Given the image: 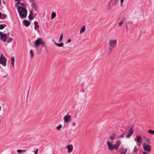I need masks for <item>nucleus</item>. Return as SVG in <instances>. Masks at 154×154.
I'll use <instances>...</instances> for the list:
<instances>
[{
    "label": "nucleus",
    "instance_id": "obj_31",
    "mask_svg": "<svg viewBox=\"0 0 154 154\" xmlns=\"http://www.w3.org/2000/svg\"><path fill=\"white\" fill-rule=\"evenodd\" d=\"M13 40V38H10L7 40V42L8 43H9L11 42Z\"/></svg>",
    "mask_w": 154,
    "mask_h": 154
},
{
    "label": "nucleus",
    "instance_id": "obj_23",
    "mask_svg": "<svg viewBox=\"0 0 154 154\" xmlns=\"http://www.w3.org/2000/svg\"><path fill=\"white\" fill-rule=\"evenodd\" d=\"M6 15L5 14H1V16H0V19H4L5 18H6Z\"/></svg>",
    "mask_w": 154,
    "mask_h": 154
},
{
    "label": "nucleus",
    "instance_id": "obj_10",
    "mask_svg": "<svg viewBox=\"0 0 154 154\" xmlns=\"http://www.w3.org/2000/svg\"><path fill=\"white\" fill-rule=\"evenodd\" d=\"M107 144L108 146V149L109 150H112L115 149V146L111 142L108 141L107 142Z\"/></svg>",
    "mask_w": 154,
    "mask_h": 154
},
{
    "label": "nucleus",
    "instance_id": "obj_16",
    "mask_svg": "<svg viewBox=\"0 0 154 154\" xmlns=\"http://www.w3.org/2000/svg\"><path fill=\"white\" fill-rule=\"evenodd\" d=\"M21 0H15V1L17 2L16 3L15 5V6H17L19 5H21V3H23V2H21L20 1H21Z\"/></svg>",
    "mask_w": 154,
    "mask_h": 154
},
{
    "label": "nucleus",
    "instance_id": "obj_27",
    "mask_svg": "<svg viewBox=\"0 0 154 154\" xmlns=\"http://www.w3.org/2000/svg\"><path fill=\"white\" fill-rule=\"evenodd\" d=\"M63 34H61L60 35V36L59 38V42H61L62 41V39H63Z\"/></svg>",
    "mask_w": 154,
    "mask_h": 154
},
{
    "label": "nucleus",
    "instance_id": "obj_43",
    "mask_svg": "<svg viewBox=\"0 0 154 154\" xmlns=\"http://www.w3.org/2000/svg\"><path fill=\"white\" fill-rule=\"evenodd\" d=\"M52 41L54 42H54H55V41H54L53 39H52Z\"/></svg>",
    "mask_w": 154,
    "mask_h": 154
},
{
    "label": "nucleus",
    "instance_id": "obj_36",
    "mask_svg": "<svg viewBox=\"0 0 154 154\" xmlns=\"http://www.w3.org/2000/svg\"><path fill=\"white\" fill-rule=\"evenodd\" d=\"M38 149H37L35 151H34V152L35 154H38Z\"/></svg>",
    "mask_w": 154,
    "mask_h": 154
},
{
    "label": "nucleus",
    "instance_id": "obj_4",
    "mask_svg": "<svg viewBox=\"0 0 154 154\" xmlns=\"http://www.w3.org/2000/svg\"><path fill=\"white\" fill-rule=\"evenodd\" d=\"M7 60L4 55L1 53L0 57V64L3 66H5L6 65Z\"/></svg>",
    "mask_w": 154,
    "mask_h": 154
},
{
    "label": "nucleus",
    "instance_id": "obj_9",
    "mask_svg": "<svg viewBox=\"0 0 154 154\" xmlns=\"http://www.w3.org/2000/svg\"><path fill=\"white\" fill-rule=\"evenodd\" d=\"M63 119L64 122H69L71 120V116L69 115H66L63 117Z\"/></svg>",
    "mask_w": 154,
    "mask_h": 154
},
{
    "label": "nucleus",
    "instance_id": "obj_1",
    "mask_svg": "<svg viewBox=\"0 0 154 154\" xmlns=\"http://www.w3.org/2000/svg\"><path fill=\"white\" fill-rule=\"evenodd\" d=\"M17 7V11L20 18L21 19L26 18L27 13V10L26 9V5L24 3H21Z\"/></svg>",
    "mask_w": 154,
    "mask_h": 154
},
{
    "label": "nucleus",
    "instance_id": "obj_33",
    "mask_svg": "<svg viewBox=\"0 0 154 154\" xmlns=\"http://www.w3.org/2000/svg\"><path fill=\"white\" fill-rule=\"evenodd\" d=\"M32 7L34 8H35V10H36V6L35 5V3H33L32 4Z\"/></svg>",
    "mask_w": 154,
    "mask_h": 154
},
{
    "label": "nucleus",
    "instance_id": "obj_38",
    "mask_svg": "<svg viewBox=\"0 0 154 154\" xmlns=\"http://www.w3.org/2000/svg\"><path fill=\"white\" fill-rule=\"evenodd\" d=\"M143 138L145 139L146 140V138H147V137H146V136L145 135H144L143 136Z\"/></svg>",
    "mask_w": 154,
    "mask_h": 154
},
{
    "label": "nucleus",
    "instance_id": "obj_25",
    "mask_svg": "<svg viewBox=\"0 0 154 154\" xmlns=\"http://www.w3.org/2000/svg\"><path fill=\"white\" fill-rule=\"evenodd\" d=\"M6 25L4 24H2L0 25V29H4L5 27L6 26Z\"/></svg>",
    "mask_w": 154,
    "mask_h": 154
},
{
    "label": "nucleus",
    "instance_id": "obj_3",
    "mask_svg": "<svg viewBox=\"0 0 154 154\" xmlns=\"http://www.w3.org/2000/svg\"><path fill=\"white\" fill-rule=\"evenodd\" d=\"M45 44V42L42 38H39L35 40L34 43V47L36 48H38V47L40 45H43Z\"/></svg>",
    "mask_w": 154,
    "mask_h": 154
},
{
    "label": "nucleus",
    "instance_id": "obj_8",
    "mask_svg": "<svg viewBox=\"0 0 154 154\" xmlns=\"http://www.w3.org/2000/svg\"><path fill=\"white\" fill-rule=\"evenodd\" d=\"M0 39L3 42H5L7 40L6 34H3L2 32H0Z\"/></svg>",
    "mask_w": 154,
    "mask_h": 154
},
{
    "label": "nucleus",
    "instance_id": "obj_11",
    "mask_svg": "<svg viewBox=\"0 0 154 154\" xmlns=\"http://www.w3.org/2000/svg\"><path fill=\"white\" fill-rule=\"evenodd\" d=\"M134 131L132 128H131L128 132L126 136L127 138H129L133 134Z\"/></svg>",
    "mask_w": 154,
    "mask_h": 154
},
{
    "label": "nucleus",
    "instance_id": "obj_21",
    "mask_svg": "<svg viewBox=\"0 0 154 154\" xmlns=\"http://www.w3.org/2000/svg\"><path fill=\"white\" fill-rule=\"evenodd\" d=\"M56 16V14L55 13L53 12H52L51 15V19L52 20Z\"/></svg>",
    "mask_w": 154,
    "mask_h": 154
},
{
    "label": "nucleus",
    "instance_id": "obj_2",
    "mask_svg": "<svg viewBox=\"0 0 154 154\" xmlns=\"http://www.w3.org/2000/svg\"><path fill=\"white\" fill-rule=\"evenodd\" d=\"M117 40L116 39H111L109 42V48L110 51L115 48L117 45Z\"/></svg>",
    "mask_w": 154,
    "mask_h": 154
},
{
    "label": "nucleus",
    "instance_id": "obj_6",
    "mask_svg": "<svg viewBox=\"0 0 154 154\" xmlns=\"http://www.w3.org/2000/svg\"><path fill=\"white\" fill-rule=\"evenodd\" d=\"M143 146L144 149L146 151L150 152L151 151V148L150 146L147 144L145 142H143Z\"/></svg>",
    "mask_w": 154,
    "mask_h": 154
},
{
    "label": "nucleus",
    "instance_id": "obj_7",
    "mask_svg": "<svg viewBox=\"0 0 154 154\" xmlns=\"http://www.w3.org/2000/svg\"><path fill=\"white\" fill-rule=\"evenodd\" d=\"M66 148L69 153L72 152L73 149V146L72 144H68L66 146Z\"/></svg>",
    "mask_w": 154,
    "mask_h": 154
},
{
    "label": "nucleus",
    "instance_id": "obj_37",
    "mask_svg": "<svg viewBox=\"0 0 154 154\" xmlns=\"http://www.w3.org/2000/svg\"><path fill=\"white\" fill-rule=\"evenodd\" d=\"M124 136V134H123L119 137V138H123Z\"/></svg>",
    "mask_w": 154,
    "mask_h": 154
},
{
    "label": "nucleus",
    "instance_id": "obj_28",
    "mask_svg": "<svg viewBox=\"0 0 154 154\" xmlns=\"http://www.w3.org/2000/svg\"><path fill=\"white\" fill-rule=\"evenodd\" d=\"M148 133L150 134H152L154 135V130L151 129H149L148 131Z\"/></svg>",
    "mask_w": 154,
    "mask_h": 154
},
{
    "label": "nucleus",
    "instance_id": "obj_19",
    "mask_svg": "<svg viewBox=\"0 0 154 154\" xmlns=\"http://www.w3.org/2000/svg\"><path fill=\"white\" fill-rule=\"evenodd\" d=\"M14 61H15L14 57H12V58H11V64H12L13 67H14Z\"/></svg>",
    "mask_w": 154,
    "mask_h": 154
},
{
    "label": "nucleus",
    "instance_id": "obj_13",
    "mask_svg": "<svg viewBox=\"0 0 154 154\" xmlns=\"http://www.w3.org/2000/svg\"><path fill=\"white\" fill-rule=\"evenodd\" d=\"M23 23L24 25L26 27H28L30 25V22L29 21L25 20L23 21Z\"/></svg>",
    "mask_w": 154,
    "mask_h": 154
},
{
    "label": "nucleus",
    "instance_id": "obj_40",
    "mask_svg": "<svg viewBox=\"0 0 154 154\" xmlns=\"http://www.w3.org/2000/svg\"><path fill=\"white\" fill-rule=\"evenodd\" d=\"M75 124H76L74 122V123H72V125H73L74 126H75Z\"/></svg>",
    "mask_w": 154,
    "mask_h": 154
},
{
    "label": "nucleus",
    "instance_id": "obj_20",
    "mask_svg": "<svg viewBox=\"0 0 154 154\" xmlns=\"http://www.w3.org/2000/svg\"><path fill=\"white\" fill-rule=\"evenodd\" d=\"M54 44L57 46L59 47H62L64 45L63 43H61L60 44L57 43L56 42H54Z\"/></svg>",
    "mask_w": 154,
    "mask_h": 154
},
{
    "label": "nucleus",
    "instance_id": "obj_44",
    "mask_svg": "<svg viewBox=\"0 0 154 154\" xmlns=\"http://www.w3.org/2000/svg\"><path fill=\"white\" fill-rule=\"evenodd\" d=\"M1 106H0V111L1 110Z\"/></svg>",
    "mask_w": 154,
    "mask_h": 154
},
{
    "label": "nucleus",
    "instance_id": "obj_12",
    "mask_svg": "<svg viewBox=\"0 0 154 154\" xmlns=\"http://www.w3.org/2000/svg\"><path fill=\"white\" fill-rule=\"evenodd\" d=\"M121 143V141L120 140H119L118 141H117L115 144V145H114L115 146V149H117L119 146L120 145Z\"/></svg>",
    "mask_w": 154,
    "mask_h": 154
},
{
    "label": "nucleus",
    "instance_id": "obj_15",
    "mask_svg": "<svg viewBox=\"0 0 154 154\" xmlns=\"http://www.w3.org/2000/svg\"><path fill=\"white\" fill-rule=\"evenodd\" d=\"M33 14L32 11H31L30 14H29V20H32L34 19V17L32 16V15Z\"/></svg>",
    "mask_w": 154,
    "mask_h": 154
},
{
    "label": "nucleus",
    "instance_id": "obj_34",
    "mask_svg": "<svg viewBox=\"0 0 154 154\" xmlns=\"http://www.w3.org/2000/svg\"><path fill=\"white\" fill-rule=\"evenodd\" d=\"M123 23V21H121L120 22L119 24V26H122V24Z\"/></svg>",
    "mask_w": 154,
    "mask_h": 154
},
{
    "label": "nucleus",
    "instance_id": "obj_41",
    "mask_svg": "<svg viewBox=\"0 0 154 154\" xmlns=\"http://www.w3.org/2000/svg\"><path fill=\"white\" fill-rule=\"evenodd\" d=\"M143 154H148L147 152H143Z\"/></svg>",
    "mask_w": 154,
    "mask_h": 154
},
{
    "label": "nucleus",
    "instance_id": "obj_5",
    "mask_svg": "<svg viewBox=\"0 0 154 154\" xmlns=\"http://www.w3.org/2000/svg\"><path fill=\"white\" fill-rule=\"evenodd\" d=\"M137 143V145L138 146L140 145L142 142V139L141 136L140 135H137L134 139Z\"/></svg>",
    "mask_w": 154,
    "mask_h": 154
},
{
    "label": "nucleus",
    "instance_id": "obj_42",
    "mask_svg": "<svg viewBox=\"0 0 154 154\" xmlns=\"http://www.w3.org/2000/svg\"><path fill=\"white\" fill-rule=\"evenodd\" d=\"M115 0V1L116 3L118 1V0Z\"/></svg>",
    "mask_w": 154,
    "mask_h": 154
},
{
    "label": "nucleus",
    "instance_id": "obj_29",
    "mask_svg": "<svg viewBox=\"0 0 154 154\" xmlns=\"http://www.w3.org/2000/svg\"><path fill=\"white\" fill-rule=\"evenodd\" d=\"M145 140L147 143L149 144L151 143L150 139L148 137L146 138V139Z\"/></svg>",
    "mask_w": 154,
    "mask_h": 154
},
{
    "label": "nucleus",
    "instance_id": "obj_22",
    "mask_svg": "<svg viewBox=\"0 0 154 154\" xmlns=\"http://www.w3.org/2000/svg\"><path fill=\"white\" fill-rule=\"evenodd\" d=\"M34 24L35 25L34 28L35 30H36L37 28L39 27V25L38 24V22L37 21H35L34 22Z\"/></svg>",
    "mask_w": 154,
    "mask_h": 154
},
{
    "label": "nucleus",
    "instance_id": "obj_18",
    "mask_svg": "<svg viewBox=\"0 0 154 154\" xmlns=\"http://www.w3.org/2000/svg\"><path fill=\"white\" fill-rule=\"evenodd\" d=\"M85 26H83L82 27V28L80 30V31L79 32L80 34H81L83 32H85Z\"/></svg>",
    "mask_w": 154,
    "mask_h": 154
},
{
    "label": "nucleus",
    "instance_id": "obj_45",
    "mask_svg": "<svg viewBox=\"0 0 154 154\" xmlns=\"http://www.w3.org/2000/svg\"><path fill=\"white\" fill-rule=\"evenodd\" d=\"M124 18H123V20H124Z\"/></svg>",
    "mask_w": 154,
    "mask_h": 154
},
{
    "label": "nucleus",
    "instance_id": "obj_17",
    "mask_svg": "<svg viewBox=\"0 0 154 154\" xmlns=\"http://www.w3.org/2000/svg\"><path fill=\"white\" fill-rule=\"evenodd\" d=\"M127 151V149L126 148H123L121 150V153L122 154H125Z\"/></svg>",
    "mask_w": 154,
    "mask_h": 154
},
{
    "label": "nucleus",
    "instance_id": "obj_39",
    "mask_svg": "<svg viewBox=\"0 0 154 154\" xmlns=\"http://www.w3.org/2000/svg\"><path fill=\"white\" fill-rule=\"evenodd\" d=\"M124 0H121V4H122L123 3Z\"/></svg>",
    "mask_w": 154,
    "mask_h": 154
},
{
    "label": "nucleus",
    "instance_id": "obj_26",
    "mask_svg": "<svg viewBox=\"0 0 154 154\" xmlns=\"http://www.w3.org/2000/svg\"><path fill=\"white\" fill-rule=\"evenodd\" d=\"M30 54L31 55V58H32L34 56V53L32 50H30Z\"/></svg>",
    "mask_w": 154,
    "mask_h": 154
},
{
    "label": "nucleus",
    "instance_id": "obj_14",
    "mask_svg": "<svg viewBox=\"0 0 154 154\" xmlns=\"http://www.w3.org/2000/svg\"><path fill=\"white\" fill-rule=\"evenodd\" d=\"M116 135L115 133H113L109 136V138L111 140H114L116 137Z\"/></svg>",
    "mask_w": 154,
    "mask_h": 154
},
{
    "label": "nucleus",
    "instance_id": "obj_35",
    "mask_svg": "<svg viewBox=\"0 0 154 154\" xmlns=\"http://www.w3.org/2000/svg\"><path fill=\"white\" fill-rule=\"evenodd\" d=\"M72 41V40L70 39H69L67 40V42H66V43H68L71 42Z\"/></svg>",
    "mask_w": 154,
    "mask_h": 154
},
{
    "label": "nucleus",
    "instance_id": "obj_30",
    "mask_svg": "<svg viewBox=\"0 0 154 154\" xmlns=\"http://www.w3.org/2000/svg\"><path fill=\"white\" fill-rule=\"evenodd\" d=\"M62 128V126L61 124H60L58 126H57L56 128V129L57 130H60Z\"/></svg>",
    "mask_w": 154,
    "mask_h": 154
},
{
    "label": "nucleus",
    "instance_id": "obj_32",
    "mask_svg": "<svg viewBox=\"0 0 154 154\" xmlns=\"http://www.w3.org/2000/svg\"><path fill=\"white\" fill-rule=\"evenodd\" d=\"M138 150V149L136 146H135L134 149V152H136Z\"/></svg>",
    "mask_w": 154,
    "mask_h": 154
},
{
    "label": "nucleus",
    "instance_id": "obj_24",
    "mask_svg": "<svg viewBox=\"0 0 154 154\" xmlns=\"http://www.w3.org/2000/svg\"><path fill=\"white\" fill-rule=\"evenodd\" d=\"M26 151V150H22L20 149H19L17 150V152L19 153L24 152H25Z\"/></svg>",
    "mask_w": 154,
    "mask_h": 154
}]
</instances>
